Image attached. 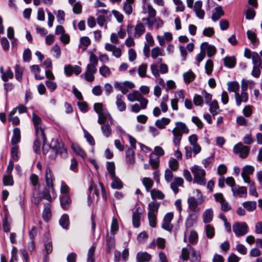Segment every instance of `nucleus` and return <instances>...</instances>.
<instances>
[{"label":"nucleus","mask_w":262,"mask_h":262,"mask_svg":"<svg viewBox=\"0 0 262 262\" xmlns=\"http://www.w3.org/2000/svg\"><path fill=\"white\" fill-rule=\"evenodd\" d=\"M45 180L46 186L41 193V198L50 203L57 196V194L54 188L51 170L49 167H47L46 170Z\"/></svg>","instance_id":"1"},{"label":"nucleus","mask_w":262,"mask_h":262,"mask_svg":"<svg viewBox=\"0 0 262 262\" xmlns=\"http://www.w3.org/2000/svg\"><path fill=\"white\" fill-rule=\"evenodd\" d=\"M47 146L49 148V151L50 152L49 157L51 159H55L58 154H60L63 158L67 157V148L64 147L63 143L62 142L56 141L54 143L53 145L50 146L47 145Z\"/></svg>","instance_id":"2"},{"label":"nucleus","mask_w":262,"mask_h":262,"mask_svg":"<svg viewBox=\"0 0 262 262\" xmlns=\"http://www.w3.org/2000/svg\"><path fill=\"white\" fill-rule=\"evenodd\" d=\"M191 170L193 174V183L200 185H205L206 183L205 170L198 165H194L192 167Z\"/></svg>","instance_id":"3"},{"label":"nucleus","mask_w":262,"mask_h":262,"mask_svg":"<svg viewBox=\"0 0 262 262\" xmlns=\"http://www.w3.org/2000/svg\"><path fill=\"white\" fill-rule=\"evenodd\" d=\"M103 104L101 103H95L94 105V109L98 115V123L101 124L104 123L107 120H108L110 123L112 122V117L108 112L102 111Z\"/></svg>","instance_id":"4"},{"label":"nucleus","mask_w":262,"mask_h":262,"mask_svg":"<svg viewBox=\"0 0 262 262\" xmlns=\"http://www.w3.org/2000/svg\"><path fill=\"white\" fill-rule=\"evenodd\" d=\"M233 231L237 236H243L248 233V226L246 223H235L233 225Z\"/></svg>","instance_id":"5"},{"label":"nucleus","mask_w":262,"mask_h":262,"mask_svg":"<svg viewBox=\"0 0 262 262\" xmlns=\"http://www.w3.org/2000/svg\"><path fill=\"white\" fill-rule=\"evenodd\" d=\"M250 148L245 146L242 143H238L234 145L233 151L236 154H239L240 157L245 158L249 154Z\"/></svg>","instance_id":"6"},{"label":"nucleus","mask_w":262,"mask_h":262,"mask_svg":"<svg viewBox=\"0 0 262 262\" xmlns=\"http://www.w3.org/2000/svg\"><path fill=\"white\" fill-rule=\"evenodd\" d=\"M35 134H36V140L41 141H42L43 142V147H42V152L43 155H46L48 152L47 150L45 149L46 147V142L47 141V138L46 137L44 129L41 126L39 128H35Z\"/></svg>","instance_id":"7"},{"label":"nucleus","mask_w":262,"mask_h":262,"mask_svg":"<svg viewBox=\"0 0 262 262\" xmlns=\"http://www.w3.org/2000/svg\"><path fill=\"white\" fill-rule=\"evenodd\" d=\"M96 66L88 64L86 66V69L84 73L85 80L89 82L93 81L95 79L94 74L96 72Z\"/></svg>","instance_id":"8"},{"label":"nucleus","mask_w":262,"mask_h":262,"mask_svg":"<svg viewBox=\"0 0 262 262\" xmlns=\"http://www.w3.org/2000/svg\"><path fill=\"white\" fill-rule=\"evenodd\" d=\"M254 171V167L251 165H246L243 168L241 176L245 182L250 181L249 175L252 174Z\"/></svg>","instance_id":"9"},{"label":"nucleus","mask_w":262,"mask_h":262,"mask_svg":"<svg viewBox=\"0 0 262 262\" xmlns=\"http://www.w3.org/2000/svg\"><path fill=\"white\" fill-rule=\"evenodd\" d=\"M113 124V119H112V122L110 123L108 120L105 121L104 123L100 124L101 130L104 135L106 138L109 137L112 133L111 125Z\"/></svg>","instance_id":"10"},{"label":"nucleus","mask_w":262,"mask_h":262,"mask_svg":"<svg viewBox=\"0 0 262 262\" xmlns=\"http://www.w3.org/2000/svg\"><path fill=\"white\" fill-rule=\"evenodd\" d=\"M232 191L234 197H246L247 194V189L246 187L239 186L237 185L232 188Z\"/></svg>","instance_id":"11"},{"label":"nucleus","mask_w":262,"mask_h":262,"mask_svg":"<svg viewBox=\"0 0 262 262\" xmlns=\"http://www.w3.org/2000/svg\"><path fill=\"white\" fill-rule=\"evenodd\" d=\"M198 219V215L196 212H189L185 222V227L186 229L193 226L196 223Z\"/></svg>","instance_id":"12"},{"label":"nucleus","mask_w":262,"mask_h":262,"mask_svg":"<svg viewBox=\"0 0 262 262\" xmlns=\"http://www.w3.org/2000/svg\"><path fill=\"white\" fill-rule=\"evenodd\" d=\"M201 51L203 50L205 51L206 49L207 52V55L209 57H211L212 56L214 55L216 51L214 46L211 45H208V42H204L201 44Z\"/></svg>","instance_id":"13"},{"label":"nucleus","mask_w":262,"mask_h":262,"mask_svg":"<svg viewBox=\"0 0 262 262\" xmlns=\"http://www.w3.org/2000/svg\"><path fill=\"white\" fill-rule=\"evenodd\" d=\"M60 203L62 209L67 210L70 207L72 201L68 194H62L60 196Z\"/></svg>","instance_id":"14"},{"label":"nucleus","mask_w":262,"mask_h":262,"mask_svg":"<svg viewBox=\"0 0 262 262\" xmlns=\"http://www.w3.org/2000/svg\"><path fill=\"white\" fill-rule=\"evenodd\" d=\"M192 250H193V247L188 244L186 247L182 248L180 258L184 261L188 260Z\"/></svg>","instance_id":"15"},{"label":"nucleus","mask_w":262,"mask_h":262,"mask_svg":"<svg viewBox=\"0 0 262 262\" xmlns=\"http://www.w3.org/2000/svg\"><path fill=\"white\" fill-rule=\"evenodd\" d=\"M151 259V255L146 252H139L136 255L137 262H149Z\"/></svg>","instance_id":"16"},{"label":"nucleus","mask_w":262,"mask_h":262,"mask_svg":"<svg viewBox=\"0 0 262 262\" xmlns=\"http://www.w3.org/2000/svg\"><path fill=\"white\" fill-rule=\"evenodd\" d=\"M235 98L236 104L237 106H239L242 102H247L248 100V95L245 92H242L241 94L239 93L235 94Z\"/></svg>","instance_id":"17"},{"label":"nucleus","mask_w":262,"mask_h":262,"mask_svg":"<svg viewBox=\"0 0 262 262\" xmlns=\"http://www.w3.org/2000/svg\"><path fill=\"white\" fill-rule=\"evenodd\" d=\"M124 97L121 95H117L116 96V104L118 110L120 112H123L125 111L126 105L124 101Z\"/></svg>","instance_id":"18"},{"label":"nucleus","mask_w":262,"mask_h":262,"mask_svg":"<svg viewBox=\"0 0 262 262\" xmlns=\"http://www.w3.org/2000/svg\"><path fill=\"white\" fill-rule=\"evenodd\" d=\"M145 31V28L144 25L141 23H139L134 27V33L133 36L135 38H139L144 33Z\"/></svg>","instance_id":"19"},{"label":"nucleus","mask_w":262,"mask_h":262,"mask_svg":"<svg viewBox=\"0 0 262 262\" xmlns=\"http://www.w3.org/2000/svg\"><path fill=\"white\" fill-rule=\"evenodd\" d=\"M160 204V203H155L154 201L150 202L148 205V215H157Z\"/></svg>","instance_id":"20"},{"label":"nucleus","mask_w":262,"mask_h":262,"mask_svg":"<svg viewBox=\"0 0 262 262\" xmlns=\"http://www.w3.org/2000/svg\"><path fill=\"white\" fill-rule=\"evenodd\" d=\"M20 141V130L18 127L14 128L13 131V135L11 140V143L13 145H15L18 143Z\"/></svg>","instance_id":"21"},{"label":"nucleus","mask_w":262,"mask_h":262,"mask_svg":"<svg viewBox=\"0 0 262 262\" xmlns=\"http://www.w3.org/2000/svg\"><path fill=\"white\" fill-rule=\"evenodd\" d=\"M176 126L173 129H176V132L179 133L188 134L189 132V129L186 126V125L182 122H177L176 123Z\"/></svg>","instance_id":"22"},{"label":"nucleus","mask_w":262,"mask_h":262,"mask_svg":"<svg viewBox=\"0 0 262 262\" xmlns=\"http://www.w3.org/2000/svg\"><path fill=\"white\" fill-rule=\"evenodd\" d=\"M141 213L137 209L133 212L132 215V222L133 226L135 228H138L140 225Z\"/></svg>","instance_id":"23"},{"label":"nucleus","mask_w":262,"mask_h":262,"mask_svg":"<svg viewBox=\"0 0 262 262\" xmlns=\"http://www.w3.org/2000/svg\"><path fill=\"white\" fill-rule=\"evenodd\" d=\"M150 159L149 163L151 165L152 168L157 169L159 165V158L154 152L150 154Z\"/></svg>","instance_id":"24"},{"label":"nucleus","mask_w":262,"mask_h":262,"mask_svg":"<svg viewBox=\"0 0 262 262\" xmlns=\"http://www.w3.org/2000/svg\"><path fill=\"white\" fill-rule=\"evenodd\" d=\"M170 121L169 118L163 117L158 119L155 122V125L160 129H163L170 123Z\"/></svg>","instance_id":"25"},{"label":"nucleus","mask_w":262,"mask_h":262,"mask_svg":"<svg viewBox=\"0 0 262 262\" xmlns=\"http://www.w3.org/2000/svg\"><path fill=\"white\" fill-rule=\"evenodd\" d=\"M208 104L210 106L209 111L213 116L217 114L220 112V111L219 110V106L217 100H214Z\"/></svg>","instance_id":"26"},{"label":"nucleus","mask_w":262,"mask_h":262,"mask_svg":"<svg viewBox=\"0 0 262 262\" xmlns=\"http://www.w3.org/2000/svg\"><path fill=\"white\" fill-rule=\"evenodd\" d=\"M189 208L190 209V212L196 211V209L198 207V203L199 204L198 200L196 201L195 198L193 196L189 197L187 200Z\"/></svg>","instance_id":"27"},{"label":"nucleus","mask_w":262,"mask_h":262,"mask_svg":"<svg viewBox=\"0 0 262 262\" xmlns=\"http://www.w3.org/2000/svg\"><path fill=\"white\" fill-rule=\"evenodd\" d=\"M213 210L212 209H208L205 211L203 214V220L205 223L211 222L213 218Z\"/></svg>","instance_id":"28"},{"label":"nucleus","mask_w":262,"mask_h":262,"mask_svg":"<svg viewBox=\"0 0 262 262\" xmlns=\"http://www.w3.org/2000/svg\"><path fill=\"white\" fill-rule=\"evenodd\" d=\"M91 41L88 36H83L80 39L79 48H81L82 50L84 51L91 44Z\"/></svg>","instance_id":"29"},{"label":"nucleus","mask_w":262,"mask_h":262,"mask_svg":"<svg viewBox=\"0 0 262 262\" xmlns=\"http://www.w3.org/2000/svg\"><path fill=\"white\" fill-rule=\"evenodd\" d=\"M111 179L113 180L111 186L114 189H120L123 187V183L120 179L115 176V177H111Z\"/></svg>","instance_id":"30"},{"label":"nucleus","mask_w":262,"mask_h":262,"mask_svg":"<svg viewBox=\"0 0 262 262\" xmlns=\"http://www.w3.org/2000/svg\"><path fill=\"white\" fill-rule=\"evenodd\" d=\"M228 91L230 92H234L235 94L238 93L239 84L236 81H230L227 83Z\"/></svg>","instance_id":"31"},{"label":"nucleus","mask_w":262,"mask_h":262,"mask_svg":"<svg viewBox=\"0 0 262 262\" xmlns=\"http://www.w3.org/2000/svg\"><path fill=\"white\" fill-rule=\"evenodd\" d=\"M215 12L212 14L211 17L212 20L214 21H216L219 20L224 14L221 6L216 7L215 8Z\"/></svg>","instance_id":"32"},{"label":"nucleus","mask_w":262,"mask_h":262,"mask_svg":"<svg viewBox=\"0 0 262 262\" xmlns=\"http://www.w3.org/2000/svg\"><path fill=\"white\" fill-rule=\"evenodd\" d=\"M173 134V143L175 146L179 147L180 144V142L182 138V134L176 132V129L172 130Z\"/></svg>","instance_id":"33"},{"label":"nucleus","mask_w":262,"mask_h":262,"mask_svg":"<svg viewBox=\"0 0 262 262\" xmlns=\"http://www.w3.org/2000/svg\"><path fill=\"white\" fill-rule=\"evenodd\" d=\"M126 161L127 163L133 165L134 163V151L132 148H128L126 151Z\"/></svg>","instance_id":"34"},{"label":"nucleus","mask_w":262,"mask_h":262,"mask_svg":"<svg viewBox=\"0 0 262 262\" xmlns=\"http://www.w3.org/2000/svg\"><path fill=\"white\" fill-rule=\"evenodd\" d=\"M201 256L200 251H196L193 247V250L190 254V260L191 262H201Z\"/></svg>","instance_id":"35"},{"label":"nucleus","mask_w":262,"mask_h":262,"mask_svg":"<svg viewBox=\"0 0 262 262\" xmlns=\"http://www.w3.org/2000/svg\"><path fill=\"white\" fill-rule=\"evenodd\" d=\"M224 65L229 68H233L236 64V60L234 56L226 57L224 58Z\"/></svg>","instance_id":"36"},{"label":"nucleus","mask_w":262,"mask_h":262,"mask_svg":"<svg viewBox=\"0 0 262 262\" xmlns=\"http://www.w3.org/2000/svg\"><path fill=\"white\" fill-rule=\"evenodd\" d=\"M142 94L138 91H134L127 95V99L130 102H134L139 100L141 97Z\"/></svg>","instance_id":"37"},{"label":"nucleus","mask_w":262,"mask_h":262,"mask_svg":"<svg viewBox=\"0 0 262 262\" xmlns=\"http://www.w3.org/2000/svg\"><path fill=\"white\" fill-rule=\"evenodd\" d=\"M142 184L145 186L147 191H150L154 185V181L149 178L145 177L142 179Z\"/></svg>","instance_id":"38"},{"label":"nucleus","mask_w":262,"mask_h":262,"mask_svg":"<svg viewBox=\"0 0 262 262\" xmlns=\"http://www.w3.org/2000/svg\"><path fill=\"white\" fill-rule=\"evenodd\" d=\"M150 194L153 200L156 199L162 200L165 197L164 194L161 191L155 189L150 190Z\"/></svg>","instance_id":"39"},{"label":"nucleus","mask_w":262,"mask_h":262,"mask_svg":"<svg viewBox=\"0 0 262 262\" xmlns=\"http://www.w3.org/2000/svg\"><path fill=\"white\" fill-rule=\"evenodd\" d=\"M73 151L82 159H84L86 156V153L84 150L78 145H73L72 146Z\"/></svg>","instance_id":"40"},{"label":"nucleus","mask_w":262,"mask_h":262,"mask_svg":"<svg viewBox=\"0 0 262 262\" xmlns=\"http://www.w3.org/2000/svg\"><path fill=\"white\" fill-rule=\"evenodd\" d=\"M59 224L64 229H68L69 224V216L67 214H63L59 220Z\"/></svg>","instance_id":"41"},{"label":"nucleus","mask_w":262,"mask_h":262,"mask_svg":"<svg viewBox=\"0 0 262 262\" xmlns=\"http://www.w3.org/2000/svg\"><path fill=\"white\" fill-rule=\"evenodd\" d=\"M243 205L248 211H253L256 207L255 201H246L243 203Z\"/></svg>","instance_id":"42"},{"label":"nucleus","mask_w":262,"mask_h":262,"mask_svg":"<svg viewBox=\"0 0 262 262\" xmlns=\"http://www.w3.org/2000/svg\"><path fill=\"white\" fill-rule=\"evenodd\" d=\"M106 242L107 246L109 250H111L115 248V242L114 233H111L110 236L107 235V236H106Z\"/></svg>","instance_id":"43"},{"label":"nucleus","mask_w":262,"mask_h":262,"mask_svg":"<svg viewBox=\"0 0 262 262\" xmlns=\"http://www.w3.org/2000/svg\"><path fill=\"white\" fill-rule=\"evenodd\" d=\"M205 231L208 238H212L214 236V228L210 225L208 224L205 225Z\"/></svg>","instance_id":"44"},{"label":"nucleus","mask_w":262,"mask_h":262,"mask_svg":"<svg viewBox=\"0 0 262 262\" xmlns=\"http://www.w3.org/2000/svg\"><path fill=\"white\" fill-rule=\"evenodd\" d=\"M214 161V156L212 155L206 159H204L202 161V164L205 168H210Z\"/></svg>","instance_id":"45"},{"label":"nucleus","mask_w":262,"mask_h":262,"mask_svg":"<svg viewBox=\"0 0 262 262\" xmlns=\"http://www.w3.org/2000/svg\"><path fill=\"white\" fill-rule=\"evenodd\" d=\"M194 77L195 75L191 71H189L183 74L184 80L186 83H189L193 80Z\"/></svg>","instance_id":"46"},{"label":"nucleus","mask_w":262,"mask_h":262,"mask_svg":"<svg viewBox=\"0 0 262 262\" xmlns=\"http://www.w3.org/2000/svg\"><path fill=\"white\" fill-rule=\"evenodd\" d=\"M251 58L254 66H261L262 61L260 56L257 53L253 52Z\"/></svg>","instance_id":"47"},{"label":"nucleus","mask_w":262,"mask_h":262,"mask_svg":"<svg viewBox=\"0 0 262 262\" xmlns=\"http://www.w3.org/2000/svg\"><path fill=\"white\" fill-rule=\"evenodd\" d=\"M3 184L5 186H12L14 184L13 177L11 174L5 175L3 177Z\"/></svg>","instance_id":"48"},{"label":"nucleus","mask_w":262,"mask_h":262,"mask_svg":"<svg viewBox=\"0 0 262 262\" xmlns=\"http://www.w3.org/2000/svg\"><path fill=\"white\" fill-rule=\"evenodd\" d=\"M114 86L120 90L123 94H126L128 91L124 83L117 82L114 84Z\"/></svg>","instance_id":"49"},{"label":"nucleus","mask_w":262,"mask_h":262,"mask_svg":"<svg viewBox=\"0 0 262 262\" xmlns=\"http://www.w3.org/2000/svg\"><path fill=\"white\" fill-rule=\"evenodd\" d=\"M13 77V73L11 71L10 68H8L6 72L3 73L2 75V78L5 82L8 81L9 79L12 78Z\"/></svg>","instance_id":"50"},{"label":"nucleus","mask_w":262,"mask_h":262,"mask_svg":"<svg viewBox=\"0 0 262 262\" xmlns=\"http://www.w3.org/2000/svg\"><path fill=\"white\" fill-rule=\"evenodd\" d=\"M246 183L248 184L250 186L249 194L251 195L255 196V197H258V194L256 191L254 182L252 181H249Z\"/></svg>","instance_id":"51"},{"label":"nucleus","mask_w":262,"mask_h":262,"mask_svg":"<svg viewBox=\"0 0 262 262\" xmlns=\"http://www.w3.org/2000/svg\"><path fill=\"white\" fill-rule=\"evenodd\" d=\"M23 70L19 64H16L15 66V78L18 81H21L22 79Z\"/></svg>","instance_id":"52"},{"label":"nucleus","mask_w":262,"mask_h":262,"mask_svg":"<svg viewBox=\"0 0 262 262\" xmlns=\"http://www.w3.org/2000/svg\"><path fill=\"white\" fill-rule=\"evenodd\" d=\"M107 170L110 173L111 177H115V166L113 162H107Z\"/></svg>","instance_id":"53"},{"label":"nucleus","mask_w":262,"mask_h":262,"mask_svg":"<svg viewBox=\"0 0 262 262\" xmlns=\"http://www.w3.org/2000/svg\"><path fill=\"white\" fill-rule=\"evenodd\" d=\"M95 251V247L92 246L90 247L88 253L87 262H94L95 258L94 257Z\"/></svg>","instance_id":"54"},{"label":"nucleus","mask_w":262,"mask_h":262,"mask_svg":"<svg viewBox=\"0 0 262 262\" xmlns=\"http://www.w3.org/2000/svg\"><path fill=\"white\" fill-rule=\"evenodd\" d=\"M32 121L34 126V128H39V124L41 122V118L35 113L32 114Z\"/></svg>","instance_id":"55"},{"label":"nucleus","mask_w":262,"mask_h":262,"mask_svg":"<svg viewBox=\"0 0 262 262\" xmlns=\"http://www.w3.org/2000/svg\"><path fill=\"white\" fill-rule=\"evenodd\" d=\"M193 103L196 106H203V99L201 95L195 94L193 97Z\"/></svg>","instance_id":"56"},{"label":"nucleus","mask_w":262,"mask_h":262,"mask_svg":"<svg viewBox=\"0 0 262 262\" xmlns=\"http://www.w3.org/2000/svg\"><path fill=\"white\" fill-rule=\"evenodd\" d=\"M189 242L192 244H196L198 242V235L195 231L192 230L191 231L189 235Z\"/></svg>","instance_id":"57"},{"label":"nucleus","mask_w":262,"mask_h":262,"mask_svg":"<svg viewBox=\"0 0 262 262\" xmlns=\"http://www.w3.org/2000/svg\"><path fill=\"white\" fill-rule=\"evenodd\" d=\"M255 11L253 8L249 7L247 9L246 13V18L247 19H253L255 16Z\"/></svg>","instance_id":"58"},{"label":"nucleus","mask_w":262,"mask_h":262,"mask_svg":"<svg viewBox=\"0 0 262 262\" xmlns=\"http://www.w3.org/2000/svg\"><path fill=\"white\" fill-rule=\"evenodd\" d=\"M99 73L102 76L107 77L110 75L111 71L108 67L104 65L100 68Z\"/></svg>","instance_id":"59"},{"label":"nucleus","mask_w":262,"mask_h":262,"mask_svg":"<svg viewBox=\"0 0 262 262\" xmlns=\"http://www.w3.org/2000/svg\"><path fill=\"white\" fill-rule=\"evenodd\" d=\"M159 56H163L162 51L159 47H155L151 50V57L156 59Z\"/></svg>","instance_id":"60"},{"label":"nucleus","mask_w":262,"mask_h":262,"mask_svg":"<svg viewBox=\"0 0 262 262\" xmlns=\"http://www.w3.org/2000/svg\"><path fill=\"white\" fill-rule=\"evenodd\" d=\"M51 216V210L49 207H46L42 212V217L46 221H48Z\"/></svg>","instance_id":"61"},{"label":"nucleus","mask_w":262,"mask_h":262,"mask_svg":"<svg viewBox=\"0 0 262 262\" xmlns=\"http://www.w3.org/2000/svg\"><path fill=\"white\" fill-rule=\"evenodd\" d=\"M147 70V65L146 64H142L139 66L138 68V74L141 77H146V72Z\"/></svg>","instance_id":"62"},{"label":"nucleus","mask_w":262,"mask_h":262,"mask_svg":"<svg viewBox=\"0 0 262 262\" xmlns=\"http://www.w3.org/2000/svg\"><path fill=\"white\" fill-rule=\"evenodd\" d=\"M77 105L82 112L85 113L88 111V105L85 101L78 102Z\"/></svg>","instance_id":"63"},{"label":"nucleus","mask_w":262,"mask_h":262,"mask_svg":"<svg viewBox=\"0 0 262 262\" xmlns=\"http://www.w3.org/2000/svg\"><path fill=\"white\" fill-rule=\"evenodd\" d=\"M221 208L222 211L227 212L231 210V207L228 203V202L225 199L221 203Z\"/></svg>","instance_id":"64"}]
</instances>
